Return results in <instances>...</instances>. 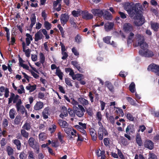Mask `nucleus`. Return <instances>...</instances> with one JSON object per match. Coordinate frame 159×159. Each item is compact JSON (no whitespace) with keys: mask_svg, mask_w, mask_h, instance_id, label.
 Returning a JSON list of instances; mask_svg holds the SVG:
<instances>
[{"mask_svg":"<svg viewBox=\"0 0 159 159\" xmlns=\"http://www.w3.org/2000/svg\"><path fill=\"white\" fill-rule=\"evenodd\" d=\"M124 7L129 16L131 18H134V23L135 25L139 26L144 23L145 20L142 14L143 8L141 4L126 2L124 4Z\"/></svg>","mask_w":159,"mask_h":159,"instance_id":"f257e3e1","label":"nucleus"},{"mask_svg":"<svg viewBox=\"0 0 159 159\" xmlns=\"http://www.w3.org/2000/svg\"><path fill=\"white\" fill-rule=\"evenodd\" d=\"M135 39L138 42V45L141 48V50H145L147 49L148 45L147 43L144 42V39L142 35L137 34L135 35Z\"/></svg>","mask_w":159,"mask_h":159,"instance_id":"f03ea898","label":"nucleus"},{"mask_svg":"<svg viewBox=\"0 0 159 159\" xmlns=\"http://www.w3.org/2000/svg\"><path fill=\"white\" fill-rule=\"evenodd\" d=\"M73 110L76 115L79 117H82L84 113L85 112V110L82 105H78V107L77 106L74 107Z\"/></svg>","mask_w":159,"mask_h":159,"instance_id":"7ed1b4c3","label":"nucleus"},{"mask_svg":"<svg viewBox=\"0 0 159 159\" xmlns=\"http://www.w3.org/2000/svg\"><path fill=\"white\" fill-rule=\"evenodd\" d=\"M35 139L32 137H30L28 141L30 146L33 148L35 151V152L39 154V146L34 144Z\"/></svg>","mask_w":159,"mask_h":159,"instance_id":"20e7f679","label":"nucleus"},{"mask_svg":"<svg viewBox=\"0 0 159 159\" xmlns=\"http://www.w3.org/2000/svg\"><path fill=\"white\" fill-rule=\"evenodd\" d=\"M139 53L142 57H151L154 56L153 52L148 49L145 50H139Z\"/></svg>","mask_w":159,"mask_h":159,"instance_id":"39448f33","label":"nucleus"},{"mask_svg":"<svg viewBox=\"0 0 159 159\" xmlns=\"http://www.w3.org/2000/svg\"><path fill=\"white\" fill-rule=\"evenodd\" d=\"M98 138L99 140L103 139V136H107L108 133L106 129L104 128H99L98 131Z\"/></svg>","mask_w":159,"mask_h":159,"instance_id":"423d86ee","label":"nucleus"},{"mask_svg":"<svg viewBox=\"0 0 159 159\" xmlns=\"http://www.w3.org/2000/svg\"><path fill=\"white\" fill-rule=\"evenodd\" d=\"M22 102L20 99H19L16 103V108L17 111L20 112L22 114L25 113V109L24 107L21 105Z\"/></svg>","mask_w":159,"mask_h":159,"instance_id":"0eeeda50","label":"nucleus"},{"mask_svg":"<svg viewBox=\"0 0 159 159\" xmlns=\"http://www.w3.org/2000/svg\"><path fill=\"white\" fill-rule=\"evenodd\" d=\"M19 97V95H15L14 93H11L10 97L8 98V104L11 103L12 102H13V103H17Z\"/></svg>","mask_w":159,"mask_h":159,"instance_id":"6e6552de","label":"nucleus"},{"mask_svg":"<svg viewBox=\"0 0 159 159\" xmlns=\"http://www.w3.org/2000/svg\"><path fill=\"white\" fill-rule=\"evenodd\" d=\"M148 70L155 73L159 72V66L154 63L150 64L148 66Z\"/></svg>","mask_w":159,"mask_h":159,"instance_id":"1a4fd4ad","label":"nucleus"},{"mask_svg":"<svg viewBox=\"0 0 159 159\" xmlns=\"http://www.w3.org/2000/svg\"><path fill=\"white\" fill-rule=\"evenodd\" d=\"M91 11L94 16L99 17H101L104 14L103 11L99 9H93Z\"/></svg>","mask_w":159,"mask_h":159,"instance_id":"9d476101","label":"nucleus"},{"mask_svg":"<svg viewBox=\"0 0 159 159\" xmlns=\"http://www.w3.org/2000/svg\"><path fill=\"white\" fill-rule=\"evenodd\" d=\"M123 30L126 33L132 31L134 30V27L132 25L129 23H125L123 25Z\"/></svg>","mask_w":159,"mask_h":159,"instance_id":"9b49d317","label":"nucleus"},{"mask_svg":"<svg viewBox=\"0 0 159 159\" xmlns=\"http://www.w3.org/2000/svg\"><path fill=\"white\" fill-rule=\"evenodd\" d=\"M114 24L113 22H108L104 24V27L105 30L109 32L113 28Z\"/></svg>","mask_w":159,"mask_h":159,"instance_id":"f8f14e48","label":"nucleus"},{"mask_svg":"<svg viewBox=\"0 0 159 159\" xmlns=\"http://www.w3.org/2000/svg\"><path fill=\"white\" fill-rule=\"evenodd\" d=\"M154 143L151 140H146L144 143V147L149 150H152L154 148Z\"/></svg>","mask_w":159,"mask_h":159,"instance_id":"ddd939ff","label":"nucleus"},{"mask_svg":"<svg viewBox=\"0 0 159 159\" xmlns=\"http://www.w3.org/2000/svg\"><path fill=\"white\" fill-rule=\"evenodd\" d=\"M69 19V16L67 13H64L61 15L60 17L61 23L64 25L66 24Z\"/></svg>","mask_w":159,"mask_h":159,"instance_id":"4468645a","label":"nucleus"},{"mask_svg":"<svg viewBox=\"0 0 159 159\" xmlns=\"http://www.w3.org/2000/svg\"><path fill=\"white\" fill-rule=\"evenodd\" d=\"M41 30L37 31L34 34V40L35 42H37L39 40L43 39L44 36L41 32Z\"/></svg>","mask_w":159,"mask_h":159,"instance_id":"2eb2a0df","label":"nucleus"},{"mask_svg":"<svg viewBox=\"0 0 159 159\" xmlns=\"http://www.w3.org/2000/svg\"><path fill=\"white\" fill-rule=\"evenodd\" d=\"M89 132L92 140L93 141H96L97 138V135L95 130L94 129L91 128L89 129Z\"/></svg>","mask_w":159,"mask_h":159,"instance_id":"dca6fc26","label":"nucleus"},{"mask_svg":"<svg viewBox=\"0 0 159 159\" xmlns=\"http://www.w3.org/2000/svg\"><path fill=\"white\" fill-rule=\"evenodd\" d=\"M134 125L132 124H129L126 129V132L129 134L130 133H133L134 132Z\"/></svg>","mask_w":159,"mask_h":159,"instance_id":"f3484780","label":"nucleus"},{"mask_svg":"<svg viewBox=\"0 0 159 159\" xmlns=\"http://www.w3.org/2000/svg\"><path fill=\"white\" fill-rule=\"evenodd\" d=\"M22 46L23 48V51L25 52V56L27 57H29L30 56V52L31 50L29 49H25L26 44L25 42L23 41L22 43Z\"/></svg>","mask_w":159,"mask_h":159,"instance_id":"a211bd4d","label":"nucleus"},{"mask_svg":"<svg viewBox=\"0 0 159 159\" xmlns=\"http://www.w3.org/2000/svg\"><path fill=\"white\" fill-rule=\"evenodd\" d=\"M62 112L60 115L59 116L60 117L64 119V117H66L68 116V111L67 110V108L65 106L62 107Z\"/></svg>","mask_w":159,"mask_h":159,"instance_id":"6ab92c4d","label":"nucleus"},{"mask_svg":"<svg viewBox=\"0 0 159 159\" xmlns=\"http://www.w3.org/2000/svg\"><path fill=\"white\" fill-rule=\"evenodd\" d=\"M50 110V108L48 107H45L42 112L43 118L44 119H46L48 118V111Z\"/></svg>","mask_w":159,"mask_h":159,"instance_id":"aec40b11","label":"nucleus"},{"mask_svg":"<svg viewBox=\"0 0 159 159\" xmlns=\"http://www.w3.org/2000/svg\"><path fill=\"white\" fill-rule=\"evenodd\" d=\"M43 106V102L41 101L37 102L34 107V109L36 111L39 110L42 108Z\"/></svg>","mask_w":159,"mask_h":159,"instance_id":"412c9836","label":"nucleus"},{"mask_svg":"<svg viewBox=\"0 0 159 159\" xmlns=\"http://www.w3.org/2000/svg\"><path fill=\"white\" fill-rule=\"evenodd\" d=\"M93 16L92 14L88 11L82 13V18L85 20H89L92 19Z\"/></svg>","mask_w":159,"mask_h":159,"instance_id":"4be33fe9","label":"nucleus"},{"mask_svg":"<svg viewBox=\"0 0 159 159\" xmlns=\"http://www.w3.org/2000/svg\"><path fill=\"white\" fill-rule=\"evenodd\" d=\"M136 141L139 147L143 146V141L139 134H137L135 138Z\"/></svg>","mask_w":159,"mask_h":159,"instance_id":"5701e85b","label":"nucleus"},{"mask_svg":"<svg viewBox=\"0 0 159 159\" xmlns=\"http://www.w3.org/2000/svg\"><path fill=\"white\" fill-rule=\"evenodd\" d=\"M78 101L84 107L88 105L89 104L88 101L84 98H78Z\"/></svg>","mask_w":159,"mask_h":159,"instance_id":"b1692460","label":"nucleus"},{"mask_svg":"<svg viewBox=\"0 0 159 159\" xmlns=\"http://www.w3.org/2000/svg\"><path fill=\"white\" fill-rule=\"evenodd\" d=\"M58 123L62 128H65L69 126V124L66 121L61 119L58 120Z\"/></svg>","mask_w":159,"mask_h":159,"instance_id":"393cba45","label":"nucleus"},{"mask_svg":"<svg viewBox=\"0 0 159 159\" xmlns=\"http://www.w3.org/2000/svg\"><path fill=\"white\" fill-rule=\"evenodd\" d=\"M103 17L104 18L107 20H111L112 19V16L111 13L107 11H105L104 14H103Z\"/></svg>","mask_w":159,"mask_h":159,"instance_id":"a878e982","label":"nucleus"},{"mask_svg":"<svg viewBox=\"0 0 159 159\" xmlns=\"http://www.w3.org/2000/svg\"><path fill=\"white\" fill-rule=\"evenodd\" d=\"M12 142L16 145L17 150H20L21 144L20 141L19 140L17 139H13L12 140Z\"/></svg>","mask_w":159,"mask_h":159,"instance_id":"bb28decb","label":"nucleus"},{"mask_svg":"<svg viewBox=\"0 0 159 159\" xmlns=\"http://www.w3.org/2000/svg\"><path fill=\"white\" fill-rule=\"evenodd\" d=\"M106 117L107 119L109 120L111 124H114L115 123V118L113 116H110L108 112H107L106 113Z\"/></svg>","mask_w":159,"mask_h":159,"instance_id":"cd10ccee","label":"nucleus"},{"mask_svg":"<svg viewBox=\"0 0 159 159\" xmlns=\"http://www.w3.org/2000/svg\"><path fill=\"white\" fill-rule=\"evenodd\" d=\"M55 73L59 77L60 80H62L63 79V74L59 68V67H58V68L56 70Z\"/></svg>","mask_w":159,"mask_h":159,"instance_id":"c85d7f7f","label":"nucleus"},{"mask_svg":"<svg viewBox=\"0 0 159 159\" xmlns=\"http://www.w3.org/2000/svg\"><path fill=\"white\" fill-rule=\"evenodd\" d=\"M36 85L35 84L32 85L30 84H29L26 87V89L29 90L30 92H32L36 89Z\"/></svg>","mask_w":159,"mask_h":159,"instance_id":"c756f323","label":"nucleus"},{"mask_svg":"<svg viewBox=\"0 0 159 159\" xmlns=\"http://www.w3.org/2000/svg\"><path fill=\"white\" fill-rule=\"evenodd\" d=\"M105 84L107 87L111 92H113L114 90V87L112 84L110 82L106 81L105 82Z\"/></svg>","mask_w":159,"mask_h":159,"instance_id":"7c9ffc66","label":"nucleus"},{"mask_svg":"<svg viewBox=\"0 0 159 159\" xmlns=\"http://www.w3.org/2000/svg\"><path fill=\"white\" fill-rule=\"evenodd\" d=\"M151 28L155 31H157L159 28V25L157 23H151Z\"/></svg>","mask_w":159,"mask_h":159,"instance_id":"2f4dec72","label":"nucleus"},{"mask_svg":"<svg viewBox=\"0 0 159 159\" xmlns=\"http://www.w3.org/2000/svg\"><path fill=\"white\" fill-rule=\"evenodd\" d=\"M30 20L31 21V23L30 25V28L32 29L33 26L35 24L36 22V16L34 15L30 18Z\"/></svg>","mask_w":159,"mask_h":159,"instance_id":"473e14b6","label":"nucleus"},{"mask_svg":"<svg viewBox=\"0 0 159 159\" xmlns=\"http://www.w3.org/2000/svg\"><path fill=\"white\" fill-rule=\"evenodd\" d=\"M119 140L120 143L123 145L126 146L128 145V141L127 139L123 136H120Z\"/></svg>","mask_w":159,"mask_h":159,"instance_id":"72a5a7b5","label":"nucleus"},{"mask_svg":"<svg viewBox=\"0 0 159 159\" xmlns=\"http://www.w3.org/2000/svg\"><path fill=\"white\" fill-rule=\"evenodd\" d=\"M75 127L82 133L85 135H86V132L84 130L85 129L82 128V127L78 125H76L75 126Z\"/></svg>","mask_w":159,"mask_h":159,"instance_id":"f704fd0d","label":"nucleus"},{"mask_svg":"<svg viewBox=\"0 0 159 159\" xmlns=\"http://www.w3.org/2000/svg\"><path fill=\"white\" fill-rule=\"evenodd\" d=\"M21 120V117L20 115H17L16 116L14 120V124L16 125H19L20 123Z\"/></svg>","mask_w":159,"mask_h":159,"instance_id":"c9c22d12","label":"nucleus"},{"mask_svg":"<svg viewBox=\"0 0 159 159\" xmlns=\"http://www.w3.org/2000/svg\"><path fill=\"white\" fill-rule=\"evenodd\" d=\"M20 132L21 134L23 137L25 138L26 139H28L29 136V133L26 131L24 129H21Z\"/></svg>","mask_w":159,"mask_h":159,"instance_id":"e433bc0d","label":"nucleus"},{"mask_svg":"<svg viewBox=\"0 0 159 159\" xmlns=\"http://www.w3.org/2000/svg\"><path fill=\"white\" fill-rule=\"evenodd\" d=\"M135 85L134 83L132 82L129 87V90L132 93H134L135 92Z\"/></svg>","mask_w":159,"mask_h":159,"instance_id":"4c0bfd02","label":"nucleus"},{"mask_svg":"<svg viewBox=\"0 0 159 159\" xmlns=\"http://www.w3.org/2000/svg\"><path fill=\"white\" fill-rule=\"evenodd\" d=\"M39 59L41 63L43 66V64L45 61V58L44 55L42 52L39 53Z\"/></svg>","mask_w":159,"mask_h":159,"instance_id":"58836bf2","label":"nucleus"},{"mask_svg":"<svg viewBox=\"0 0 159 159\" xmlns=\"http://www.w3.org/2000/svg\"><path fill=\"white\" fill-rule=\"evenodd\" d=\"M65 82L66 84L68 86H69L72 87L73 86V84L71 82H74V81L70 79L69 78H65Z\"/></svg>","mask_w":159,"mask_h":159,"instance_id":"ea45409f","label":"nucleus"},{"mask_svg":"<svg viewBox=\"0 0 159 159\" xmlns=\"http://www.w3.org/2000/svg\"><path fill=\"white\" fill-rule=\"evenodd\" d=\"M58 138L61 144L64 143L65 142V141L63 140V138L64 136L62 135L61 133V132H59L57 134Z\"/></svg>","mask_w":159,"mask_h":159,"instance_id":"a19ab883","label":"nucleus"},{"mask_svg":"<svg viewBox=\"0 0 159 159\" xmlns=\"http://www.w3.org/2000/svg\"><path fill=\"white\" fill-rule=\"evenodd\" d=\"M7 151L9 156L13 154L14 150L10 146H8L7 147Z\"/></svg>","mask_w":159,"mask_h":159,"instance_id":"79ce46f5","label":"nucleus"},{"mask_svg":"<svg viewBox=\"0 0 159 159\" xmlns=\"http://www.w3.org/2000/svg\"><path fill=\"white\" fill-rule=\"evenodd\" d=\"M5 31L6 32V37L7 41L9 42L10 39V33L9 29L7 27H3Z\"/></svg>","mask_w":159,"mask_h":159,"instance_id":"37998d69","label":"nucleus"},{"mask_svg":"<svg viewBox=\"0 0 159 159\" xmlns=\"http://www.w3.org/2000/svg\"><path fill=\"white\" fill-rule=\"evenodd\" d=\"M57 128V126L55 124H52L51 125L48 129V130L50 131L51 133L55 132Z\"/></svg>","mask_w":159,"mask_h":159,"instance_id":"c03bdc74","label":"nucleus"},{"mask_svg":"<svg viewBox=\"0 0 159 159\" xmlns=\"http://www.w3.org/2000/svg\"><path fill=\"white\" fill-rule=\"evenodd\" d=\"M44 27L47 30H49L51 28L52 25L48 21L44 22Z\"/></svg>","mask_w":159,"mask_h":159,"instance_id":"a18cd8bd","label":"nucleus"},{"mask_svg":"<svg viewBox=\"0 0 159 159\" xmlns=\"http://www.w3.org/2000/svg\"><path fill=\"white\" fill-rule=\"evenodd\" d=\"M16 112L15 110L13 108L10 110L9 111V116L11 119H13L14 118Z\"/></svg>","mask_w":159,"mask_h":159,"instance_id":"49530a36","label":"nucleus"},{"mask_svg":"<svg viewBox=\"0 0 159 159\" xmlns=\"http://www.w3.org/2000/svg\"><path fill=\"white\" fill-rule=\"evenodd\" d=\"M23 129L26 130H29L31 128V126L29 123L26 122L22 126Z\"/></svg>","mask_w":159,"mask_h":159,"instance_id":"de8ad7c7","label":"nucleus"},{"mask_svg":"<svg viewBox=\"0 0 159 159\" xmlns=\"http://www.w3.org/2000/svg\"><path fill=\"white\" fill-rule=\"evenodd\" d=\"M117 110L116 111V112L117 114H118L119 116L123 117L124 116V114L122 110L119 108H116Z\"/></svg>","mask_w":159,"mask_h":159,"instance_id":"09e8293b","label":"nucleus"},{"mask_svg":"<svg viewBox=\"0 0 159 159\" xmlns=\"http://www.w3.org/2000/svg\"><path fill=\"white\" fill-rule=\"evenodd\" d=\"M29 159H35L34 153L33 151H29L27 153Z\"/></svg>","mask_w":159,"mask_h":159,"instance_id":"8fccbe9b","label":"nucleus"},{"mask_svg":"<svg viewBox=\"0 0 159 159\" xmlns=\"http://www.w3.org/2000/svg\"><path fill=\"white\" fill-rule=\"evenodd\" d=\"M134 35V34L133 33L130 32V33L129 35V36L127 40L128 43H130L132 42L133 41H132V39Z\"/></svg>","mask_w":159,"mask_h":159,"instance_id":"3c124183","label":"nucleus"},{"mask_svg":"<svg viewBox=\"0 0 159 159\" xmlns=\"http://www.w3.org/2000/svg\"><path fill=\"white\" fill-rule=\"evenodd\" d=\"M126 99L128 102L132 105H135L136 103L135 101L131 98L130 97H126Z\"/></svg>","mask_w":159,"mask_h":159,"instance_id":"603ef678","label":"nucleus"},{"mask_svg":"<svg viewBox=\"0 0 159 159\" xmlns=\"http://www.w3.org/2000/svg\"><path fill=\"white\" fill-rule=\"evenodd\" d=\"M86 113L88 115L90 116H92L93 115V112L92 110V107H89L88 108H86Z\"/></svg>","mask_w":159,"mask_h":159,"instance_id":"864d4df0","label":"nucleus"},{"mask_svg":"<svg viewBox=\"0 0 159 159\" xmlns=\"http://www.w3.org/2000/svg\"><path fill=\"white\" fill-rule=\"evenodd\" d=\"M68 113L70 116L71 117H74L75 116V112L74 110H73L70 108H69L68 109Z\"/></svg>","mask_w":159,"mask_h":159,"instance_id":"5fc2aeb1","label":"nucleus"},{"mask_svg":"<svg viewBox=\"0 0 159 159\" xmlns=\"http://www.w3.org/2000/svg\"><path fill=\"white\" fill-rule=\"evenodd\" d=\"M111 37L107 36L103 38V40L104 42L107 44L111 43L110 39Z\"/></svg>","mask_w":159,"mask_h":159,"instance_id":"6e6d98bb","label":"nucleus"},{"mask_svg":"<svg viewBox=\"0 0 159 159\" xmlns=\"http://www.w3.org/2000/svg\"><path fill=\"white\" fill-rule=\"evenodd\" d=\"M71 64L76 68L77 69L80 68V65L78 64L77 61H72L71 62Z\"/></svg>","mask_w":159,"mask_h":159,"instance_id":"4d7b16f0","label":"nucleus"},{"mask_svg":"<svg viewBox=\"0 0 159 159\" xmlns=\"http://www.w3.org/2000/svg\"><path fill=\"white\" fill-rule=\"evenodd\" d=\"M75 41L78 44H79L81 42V37L79 34H77L75 37Z\"/></svg>","mask_w":159,"mask_h":159,"instance_id":"13d9d810","label":"nucleus"},{"mask_svg":"<svg viewBox=\"0 0 159 159\" xmlns=\"http://www.w3.org/2000/svg\"><path fill=\"white\" fill-rule=\"evenodd\" d=\"M127 119L130 121L134 120V117L133 116L129 113H127L126 115Z\"/></svg>","mask_w":159,"mask_h":159,"instance_id":"bf43d9fd","label":"nucleus"},{"mask_svg":"<svg viewBox=\"0 0 159 159\" xmlns=\"http://www.w3.org/2000/svg\"><path fill=\"white\" fill-rule=\"evenodd\" d=\"M40 80L46 87L47 86V81L44 79H43L42 77L40 78Z\"/></svg>","mask_w":159,"mask_h":159,"instance_id":"052dcab7","label":"nucleus"},{"mask_svg":"<svg viewBox=\"0 0 159 159\" xmlns=\"http://www.w3.org/2000/svg\"><path fill=\"white\" fill-rule=\"evenodd\" d=\"M96 118L98 120L101 121L102 119V115L100 111H98L96 114Z\"/></svg>","mask_w":159,"mask_h":159,"instance_id":"680f3d73","label":"nucleus"},{"mask_svg":"<svg viewBox=\"0 0 159 159\" xmlns=\"http://www.w3.org/2000/svg\"><path fill=\"white\" fill-rule=\"evenodd\" d=\"M76 75L77 77L76 79L78 81H81L82 79L84 78L83 75L82 74H77Z\"/></svg>","mask_w":159,"mask_h":159,"instance_id":"e2e57ef3","label":"nucleus"},{"mask_svg":"<svg viewBox=\"0 0 159 159\" xmlns=\"http://www.w3.org/2000/svg\"><path fill=\"white\" fill-rule=\"evenodd\" d=\"M39 139L41 141H43L45 139V134L43 133H40L39 135Z\"/></svg>","mask_w":159,"mask_h":159,"instance_id":"0e129e2a","label":"nucleus"},{"mask_svg":"<svg viewBox=\"0 0 159 159\" xmlns=\"http://www.w3.org/2000/svg\"><path fill=\"white\" fill-rule=\"evenodd\" d=\"M72 130V128L70 127H66L64 129V131L67 134H70V132Z\"/></svg>","mask_w":159,"mask_h":159,"instance_id":"69168bd1","label":"nucleus"},{"mask_svg":"<svg viewBox=\"0 0 159 159\" xmlns=\"http://www.w3.org/2000/svg\"><path fill=\"white\" fill-rule=\"evenodd\" d=\"M134 159H145V158L144 157L143 155L141 154H139L138 155L137 154H136L135 155V157Z\"/></svg>","mask_w":159,"mask_h":159,"instance_id":"338daca9","label":"nucleus"},{"mask_svg":"<svg viewBox=\"0 0 159 159\" xmlns=\"http://www.w3.org/2000/svg\"><path fill=\"white\" fill-rule=\"evenodd\" d=\"M109 139L108 138H105L103 140V142L104 145L107 146L109 145L110 143Z\"/></svg>","mask_w":159,"mask_h":159,"instance_id":"774afa93","label":"nucleus"}]
</instances>
